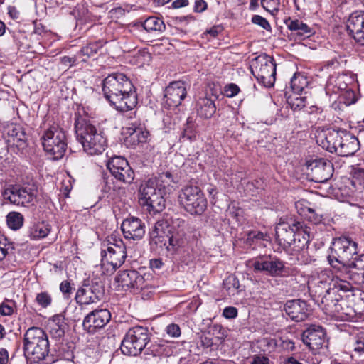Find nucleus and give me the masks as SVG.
<instances>
[{"mask_svg":"<svg viewBox=\"0 0 364 364\" xmlns=\"http://www.w3.org/2000/svg\"><path fill=\"white\" fill-rule=\"evenodd\" d=\"M102 92L109 105L119 112L132 111L138 104L136 88L122 73H113L103 80Z\"/></svg>","mask_w":364,"mask_h":364,"instance_id":"obj_1","label":"nucleus"},{"mask_svg":"<svg viewBox=\"0 0 364 364\" xmlns=\"http://www.w3.org/2000/svg\"><path fill=\"white\" fill-rule=\"evenodd\" d=\"M359 290L346 280H336L328 291L316 289L314 300L320 306L324 313L334 317L341 309L343 298L355 296Z\"/></svg>","mask_w":364,"mask_h":364,"instance_id":"obj_2","label":"nucleus"},{"mask_svg":"<svg viewBox=\"0 0 364 364\" xmlns=\"http://www.w3.org/2000/svg\"><path fill=\"white\" fill-rule=\"evenodd\" d=\"M75 130L77 139L90 155L102 154L107 146L104 133L98 130L87 117L75 113Z\"/></svg>","mask_w":364,"mask_h":364,"instance_id":"obj_3","label":"nucleus"},{"mask_svg":"<svg viewBox=\"0 0 364 364\" xmlns=\"http://www.w3.org/2000/svg\"><path fill=\"white\" fill-rule=\"evenodd\" d=\"M23 351L27 364L38 363L50 352L48 336L39 327H31L23 335Z\"/></svg>","mask_w":364,"mask_h":364,"instance_id":"obj_4","label":"nucleus"},{"mask_svg":"<svg viewBox=\"0 0 364 364\" xmlns=\"http://www.w3.org/2000/svg\"><path fill=\"white\" fill-rule=\"evenodd\" d=\"M247 267L255 273H263L271 277H287L294 273V269L287 267L284 260L272 254H260L248 260Z\"/></svg>","mask_w":364,"mask_h":364,"instance_id":"obj_5","label":"nucleus"},{"mask_svg":"<svg viewBox=\"0 0 364 364\" xmlns=\"http://www.w3.org/2000/svg\"><path fill=\"white\" fill-rule=\"evenodd\" d=\"M46 154L53 160L62 159L67 150V136L64 129L55 122L48 124L41 137Z\"/></svg>","mask_w":364,"mask_h":364,"instance_id":"obj_6","label":"nucleus"},{"mask_svg":"<svg viewBox=\"0 0 364 364\" xmlns=\"http://www.w3.org/2000/svg\"><path fill=\"white\" fill-rule=\"evenodd\" d=\"M151 333L148 327L135 326L128 329L121 343L120 349L125 355L137 356L151 343Z\"/></svg>","mask_w":364,"mask_h":364,"instance_id":"obj_7","label":"nucleus"},{"mask_svg":"<svg viewBox=\"0 0 364 364\" xmlns=\"http://www.w3.org/2000/svg\"><path fill=\"white\" fill-rule=\"evenodd\" d=\"M331 253L328 256V262L335 270L342 268L347 269L346 263L358 253V244L350 237L341 236L334 239Z\"/></svg>","mask_w":364,"mask_h":364,"instance_id":"obj_8","label":"nucleus"},{"mask_svg":"<svg viewBox=\"0 0 364 364\" xmlns=\"http://www.w3.org/2000/svg\"><path fill=\"white\" fill-rule=\"evenodd\" d=\"M104 294L105 288L101 282L85 280L75 293V300L79 306L75 308L73 320H80L85 306L98 302L103 298Z\"/></svg>","mask_w":364,"mask_h":364,"instance_id":"obj_9","label":"nucleus"},{"mask_svg":"<svg viewBox=\"0 0 364 364\" xmlns=\"http://www.w3.org/2000/svg\"><path fill=\"white\" fill-rule=\"evenodd\" d=\"M101 266L112 267V272L119 268L127 257L126 246L120 239L117 240L111 236L108 237L101 245Z\"/></svg>","mask_w":364,"mask_h":364,"instance_id":"obj_10","label":"nucleus"},{"mask_svg":"<svg viewBox=\"0 0 364 364\" xmlns=\"http://www.w3.org/2000/svg\"><path fill=\"white\" fill-rule=\"evenodd\" d=\"M178 200L185 210L191 215H200L207 208V200L197 186H184L179 192Z\"/></svg>","mask_w":364,"mask_h":364,"instance_id":"obj_11","label":"nucleus"},{"mask_svg":"<svg viewBox=\"0 0 364 364\" xmlns=\"http://www.w3.org/2000/svg\"><path fill=\"white\" fill-rule=\"evenodd\" d=\"M277 64L272 56L261 54L252 60V73L265 87H271L276 80Z\"/></svg>","mask_w":364,"mask_h":364,"instance_id":"obj_12","label":"nucleus"},{"mask_svg":"<svg viewBox=\"0 0 364 364\" xmlns=\"http://www.w3.org/2000/svg\"><path fill=\"white\" fill-rule=\"evenodd\" d=\"M305 165L311 180L316 183H325L333 176V164L326 159L307 160Z\"/></svg>","mask_w":364,"mask_h":364,"instance_id":"obj_13","label":"nucleus"},{"mask_svg":"<svg viewBox=\"0 0 364 364\" xmlns=\"http://www.w3.org/2000/svg\"><path fill=\"white\" fill-rule=\"evenodd\" d=\"M140 269H126L119 271L115 277V282L125 291H132L136 289H142L144 287L146 279V274Z\"/></svg>","mask_w":364,"mask_h":364,"instance_id":"obj_14","label":"nucleus"},{"mask_svg":"<svg viewBox=\"0 0 364 364\" xmlns=\"http://www.w3.org/2000/svg\"><path fill=\"white\" fill-rule=\"evenodd\" d=\"M301 228H302L301 223L291 219L288 221L281 220L277 225L275 228L276 242L284 251L289 252L296 232Z\"/></svg>","mask_w":364,"mask_h":364,"instance_id":"obj_15","label":"nucleus"},{"mask_svg":"<svg viewBox=\"0 0 364 364\" xmlns=\"http://www.w3.org/2000/svg\"><path fill=\"white\" fill-rule=\"evenodd\" d=\"M4 198L16 205L26 206L36 197L34 189L29 186L9 185L2 193Z\"/></svg>","mask_w":364,"mask_h":364,"instance_id":"obj_16","label":"nucleus"},{"mask_svg":"<svg viewBox=\"0 0 364 364\" xmlns=\"http://www.w3.org/2000/svg\"><path fill=\"white\" fill-rule=\"evenodd\" d=\"M107 168L114 178L124 184H130L134 178V172L127 160L122 156H114L107 163Z\"/></svg>","mask_w":364,"mask_h":364,"instance_id":"obj_17","label":"nucleus"},{"mask_svg":"<svg viewBox=\"0 0 364 364\" xmlns=\"http://www.w3.org/2000/svg\"><path fill=\"white\" fill-rule=\"evenodd\" d=\"M111 317V313L108 309H95L84 317L83 329L90 334H94L103 328L110 321Z\"/></svg>","mask_w":364,"mask_h":364,"instance_id":"obj_18","label":"nucleus"},{"mask_svg":"<svg viewBox=\"0 0 364 364\" xmlns=\"http://www.w3.org/2000/svg\"><path fill=\"white\" fill-rule=\"evenodd\" d=\"M187 95L186 83L183 81L171 82L164 90L163 104L165 108L178 107Z\"/></svg>","mask_w":364,"mask_h":364,"instance_id":"obj_19","label":"nucleus"},{"mask_svg":"<svg viewBox=\"0 0 364 364\" xmlns=\"http://www.w3.org/2000/svg\"><path fill=\"white\" fill-rule=\"evenodd\" d=\"M343 129H326L318 131L316 135V143L323 149L338 155V146L342 139Z\"/></svg>","mask_w":364,"mask_h":364,"instance_id":"obj_20","label":"nucleus"},{"mask_svg":"<svg viewBox=\"0 0 364 364\" xmlns=\"http://www.w3.org/2000/svg\"><path fill=\"white\" fill-rule=\"evenodd\" d=\"M304 343L312 351H317L326 343L325 329L319 325H311L302 333Z\"/></svg>","mask_w":364,"mask_h":364,"instance_id":"obj_21","label":"nucleus"},{"mask_svg":"<svg viewBox=\"0 0 364 364\" xmlns=\"http://www.w3.org/2000/svg\"><path fill=\"white\" fill-rule=\"evenodd\" d=\"M284 310L290 318L296 322L304 321L311 312L310 306L302 299L287 301L284 304Z\"/></svg>","mask_w":364,"mask_h":364,"instance_id":"obj_22","label":"nucleus"},{"mask_svg":"<svg viewBox=\"0 0 364 364\" xmlns=\"http://www.w3.org/2000/svg\"><path fill=\"white\" fill-rule=\"evenodd\" d=\"M344 280L341 279L339 274L335 276L328 269H323L317 273V275L314 277L309 282V289L314 294L313 296H316V289L320 291H328L333 286V282L336 280Z\"/></svg>","mask_w":364,"mask_h":364,"instance_id":"obj_23","label":"nucleus"},{"mask_svg":"<svg viewBox=\"0 0 364 364\" xmlns=\"http://www.w3.org/2000/svg\"><path fill=\"white\" fill-rule=\"evenodd\" d=\"M123 235L127 239L141 240L145 234V224L141 219L131 216L124 219L121 225Z\"/></svg>","mask_w":364,"mask_h":364,"instance_id":"obj_24","label":"nucleus"},{"mask_svg":"<svg viewBox=\"0 0 364 364\" xmlns=\"http://www.w3.org/2000/svg\"><path fill=\"white\" fill-rule=\"evenodd\" d=\"M284 23L289 30L291 31V38L295 41H301L314 35L315 31L306 23L299 19H292L289 17L284 20Z\"/></svg>","mask_w":364,"mask_h":364,"instance_id":"obj_25","label":"nucleus"},{"mask_svg":"<svg viewBox=\"0 0 364 364\" xmlns=\"http://www.w3.org/2000/svg\"><path fill=\"white\" fill-rule=\"evenodd\" d=\"M346 26L353 38L364 46V13L359 11L352 13L347 21Z\"/></svg>","mask_w":364,"mask_h":364,"instance_id":"obj_26","label":"nucleus"},{"mask_svg":"<svg viewBox=\"0 0 364 364\" xmlns=\"http://www.w3.org/2000/svg\"><path fill=\"white\" fill-rule=\"evenodd\" d=\"M341 139L338 155L341 156H349L353 155L359 149V141L357 137L350 132L343 129Z\"/></svg>","mask_w":364,"mask_h":364,"instance_id":"obj_27","label":"nucleus"},{"mask_svg":"<svg viewBox=\"0 0 364 364\" xmlns=\"http://www.w3.org/2000/svg\"><path fill=\"white\" fill-rule=\"evenodd\" d=\"M164 193L160 191L157 193L154 194L149 199L145 200H139V203L144 210L147 211L150 215H154L162 212L166 207V200Z\"/></svg>","mask_w":364,"mask_h":364,"instance_id":"obj_28","label":"nucleus"},{"mask_svg":"<svg viewBox=\"0 0 364 364\" xmlns=\"http://www.w3.org/2000/svg\"><path fill=\"white\" fill-rule=\"evenodd\" d=\"M129 136H127L125 142L127 146L135 148L136 146L146 143L149 135L147 130L141 124L136 125L133 123L128 127Z\"/></svg>","mask_w":364,"mask_h":364,"instance_id":"obj_29","label":"nucleus"},{"mask_svg":"<svg viewBox=\"0 0 364 364\" xmlns=\"http://www.w3.org/2000/svg\"><path fill=\"white\" fill-rule=\"evenodd\" d=\"M74 343L65 339H61L55 342L50 350L53 356L56 357V360H71L73 358Z\"/></svg>","mask_w":364,"mask_h":364,"instance_id":"obj_30","label":"nucleus"},{"mask_svg":"<svg viewBox=\"0 0 364 364\" xmlns=\"http://www.w3.org/2000/svg\"><path fill=\"white\" fill-rule=\"evenodd\" d=\"M107 43L104 40H98L87 43L77 52V58L82 62H87L90 58H96L98 53Z\"/></svg>","mask_w":364,"mask_h":364,"instance_id":"obj_31","label":"nucleus"},{"mask_svg":"<svg viewBox=\"0 0 364 364\" xmlns=\"http://www.w3.org/2000/svg\"><path fill=\"white\" fill-rule=\"evenodd\" d=\"M196 110L202 119H210L216 112L215 100L207 96L200 97L196 104Z\"/></svg>","mask_w":364,"mask_h":364,"instance_id":"obj_32","label":"nucleus"},{"mask_svg":"<svg viewBox=\"0 0 364 364\" xmlns=\"http://www.w3.org/2000/svg\"><path fill=\"white\" fill-rule=\"evenodd\" d=\"M336 274H339L341 279H350L355 284H363L364 285V269L358 268L355 266V262H354V267L350 269L347 266L346 270H343L342 268L336 269L334 270Z\"/></svg>","mask_w":364,"mask_h":364,"instance_id":"obj_33","label":"nucleus"},{"mask_svg":"<svg viewBox=\"0 0 364 364\" xmlns=\"http://www.w3.org/2000/svg\"><path fill=\"white\" fill-rule=\"evenodd\" d=\"M156 185L161 192L165 195L170 191L173 183H177L176 177L170 171L162 172L155 178H149Z\"/></svg>","mask_w":364,"mask_h":364,"instance_id":"obj_34","label":"nucleus"},{"mask_svg":"<svg viewBox=\"0 0 364 364\" xmlns=\"http://www.w3.org/2000/svg\"><path fill=\"white\" fill-rule=\"evenodd\" d=\"M145 353L159 357L169 356L171 354V350L168 341L158 340L151 343L149 346H147Z\"/></svg>","mask_w":364,"mask_h":364,"instance_id":"obj_35","label":"nucleus"},{"mask_svg":"<svg viewBox=\"0 0 364 364\" xmlns=\"http://www.w3.org/2000/svg\"><path fill=\"white\" fill-rule=\"evenodd\" d=\"M309 242V235L303 230L302 227L296 232L294 240L291 242V247H289V252L291 255L299 252L307 247Z\"/></svg>","mask_w":364,"mask_h":364,"instance_id":"obj_36","label":"nucleus"},{"mask_svg":"<svg viewBox=\"0 0 364 364\" xmlns=\"http://www.w3.org/2000/svg\"><path fill=\"white\" fill-rule=\"evenodd\" d=\"M8 141L18 149H23L27 146L26 135L23 129L20 126L11 127L8 132Z\"/></svg>","mask_w":364,"mask_h":364,"instance_id":"obj_37","label":"nucleus"},{"mask_svg":"<svg viewBox=\"0 0 364 364\" xmlns=\"http://www.w3.org/2000/svg\"><path fill=\"white\" fill-rule=\"evenodd\" d=\"M348 76L344 74L338 75L336 77H331L326 85L328 90H332L334 93H338L340 91H347L349 90Z\"/></svg>","mask_w":364,"mask_h":364,"instance_id":"obj_38","label":"nucleus"},{"mask_svg":"<svg viewBox=\"0 0 364 364\" xmlns=\"http://www.w3.org/2000/svg\"><path fill=\"white\" fill-rule=\"evenodd\" d=\"M50 225L45 222L33 224L29 229L28 235L33 240L46 237L50 232Z\"/></svg>","mask_w":364,"mask_h":364,"instance_id":"obj_39","label":"nucleus"},{"mask_svg":"<svg viewBox=\"0 0 364 364\" xmlns=\"http://www.w3.org/2000/svg\"><path fill=\"white\" fill-rule=\"evenodd\" d=\"M143 28L149 33L163 32L166 29L164 21L157 16H149L143 23Z\"/></svg>","mask_w":364,"mask_h":364,"instance_id":"obj_40","label":"nucleus"},{"mask_svg":"<svg viewBox=\"0 0 364 364\" xmlns=\"http://www.w3.org/2000/svg\"><path fill=\"white\" fill-rule=\"evenodd\" d=\"M159 191V189L156 187V185L152 181L148 179L141 184L139 193L138 198L139 200H145L146 202L149 199L151 196H153L154 194L157 193Z\"/></svg>","mask_w":364,"mask_h":364,"instance_id":"obj_41","label":"nucleus"},{"mask_svg":"<svg viewBox=\"0 0 364 364\" xmlns=\"http://www.w3.org/2000/svg\"><path fill=\"white\" fill-rule=\"evenodd\" d=\"M307 84V79L299 73H295L290 81L291 88L295 94L301 92Z\"/></svg>","mask_w":364,"mask_h":364,"instance_id":"obj_42","label":"nucleus"},{"mask_svg":"<svg viewBox=\"0 0 364 364\" xmlns=\"http://www.w3.org/2000/svg\"><path fill=\"white\" fill-rule=\"evenodd\" d=\"M167 240H169L167 236L159 235L157 232H149V245L153 250L167 247Z\"/></svg>","mask_w":364,"mask_h":364,"instance_id":"obj_43","label":"nucleus"},{"mask_svg":"<svg viewBox=\"0 0 364 364\" xmlns=\"http://www.w3.org/2000/svg\"><path fill=\"white\" fill-rule=\"evenodd\" d=\"M173 231V228L169 223L164 219L158 220L151 230L149 232L159 233V235L169 237V235Z\"/></svg>","mask_w":364,"mask_h":364,"instance_id":"obj_44","label":"nucleus"},{"mask_svg":"<svg viewBox=\"0 0 364 364\" xmlns=\"http://www.w3.org/2000/svg\"><path fill=\"white\" fill-rule=\"evenodd\" d=\"M269 235L267 233L258 230H251L247 233L246 244L252 246L258 244L261 241H267Z\"/></svg>","mask_w":364,"mask_h":364,"instance_id":"obj_45","label":"nucleus"},{"mask_svg":"<svg viewBox=\"0 0 364 364\" xmlns=\"http://www.w3.org/2000/svg\"><path fill=\"white\" fill-rule=\"evenodd\" d=\"M23 216L18 212H10L6 215V223L8 226L12 230L20 229L23 224Z\"/></svg>","mask_w":364,"mask_h":364,"instance_id":"obj_46","label":"nucleus"},{"mask_svg":"<svg viewBox=\"0 0 364 364\" xmlns=\"http://www.w3.org/2000/svg\"><path fill=\"white\" fill-rule=\"evenodd\" d=\"M287 103L294 111H299L304 108L307 104V99L304 96H290L287 99Z\"/></svg>","mask_w":364,"mask_h":364,"instance_id":"obj_47","label":"nucleus"},{"mask_svg":"<svg viewBox=\"0 0 364 364\" xmlns=\"http://www.w3.org/2000/svg\"><path fill=\"white\" fill-rule=\"evenodd\" d=\"M344 304H346V303L343 301L341 304V309L338 312L337 315L334 316V317L342 321H353L356 317L355 311L352 307L347 305L344 307Z\"/></svg>","mask_w":364,"mask_h":364,"instance_id":"obj_48","label":"nucleus"},{"mask_svg":"<svg viewBox=\"0 0 364 364\" xmlns=\"http://www.w3.org/2000/svg\"><path fill=\"white\" fill-rule=\"evenodd\" d=\"M14 250V245L12 242L0 232V261H2L10 252Z\"/></svg>","mask_w":364,"mask_h":364,"instance_id":"obj_49","label":"nucleus"},{"mask_svg":"<svg viewBox=\"0 0 364 364\" xmlns=\"http://www.w3.org/2000/svg\"><path fill=\"white\" fill-rule=\"evenodd\" d=\"M35 301L41 308L46 309L52 304L53 298L48 291H45L38 293Z\"/></svg>","mask_w":364,"mask_h":364,"instance_id":"obj_50","label":"nucleus"},{"mask_svg":"<svg viewBox=\"0 0 364 364\" xmlns=\"http://www.w3.org/2000/svg\"><path fill=\"white\" fill-rule=\"evenodd\" d=\"M55 324L48 325L49 333L53 340L55 341H60L64 338L65 329L62 327L55 326Z\"/></svg>","mask_w":364,"mask_h":364,"instance_id":"obj_51","label":"nucleus"},{"mask_svg":"<svg viewBox=\"0 0 364 364\" xmlns=\"http://www.w3.org/2000/svg\"><path fill=\"white\" fill-rule=\"evenodd\" d=\"M168 240H167L168 246L165 247L167 250H175L181 247L183 243L181 239L178 238L177 235H175L173 231L169 235Z\"/></svg>","mask_w":364,"mask_h":364,"instance_id":"obj_52","label":"nucleus"},{"mask_svg":"<svg viewBox=\"0 0 364 364\" xmlns=\"http://www.w3.org/2000/svg\"><path fill=\"white\" fill-rule=\"evenodd\" d=\"M75 12H77L76 18L77 21H80L82 23H86L91 21V16L88 10L83 5L78 6Z\"/></svg>","mask_w":364,"mask_h":364,"instance_id":"obj_53","label":"nucleus"},{"mask_svg":"<svg viewBox=\"0 0 364 364\" xmlns=\"http://www.w3.org/2000/svg\"><path fill=\"white\" fill-rule=\"evenodd\" d=\"M59 289L62 293L64 299H70L73 288L71 282L69 280H63L61 282L59 286Z\"/></svg>","mask_w":364,"mask_h":364,"instance_id":"obj_54","label":"nucleus"},{"mask_svg":"<svg viewBox=\"0 0 364 364\" xmlns=\"http://www.w3.org/2000/svg\"><path fill=\"white\" fill-rule=\"evenodd\" d=\"M14 303L13 301L6 300L0 304V314L11 316L14 313Z\"/></svg>","mask_w":364,"mask_h":364,"instance_id":"obj_55","label":"nucleus"},{"mask_svg":"<svg viewBox=\"0 0 364 364\" xmlns=\"http://www.w3.org/2000/svg\"><path fill=\"white\" fill-rule=\"evenodd\" d=\"M251 21L252 23L259 26L261 28L265 29L266 31H271V26L269 21L265 18L259 15L252 16Z\"/></svg>","mask_w":364,"mask_h":364,"instance_id":"obj_56","label":"nucleus"},{"mask_svg":"<svg viewBox=\"0 0 364 364\" xmlns=\"http://www.w3.org/2000/svg\"><path fill=\"white\" fill-rule=\"evenodd\" d=\"M49 324H55V326L62 327L64 329L68 328V324L65 322V318L63 314L54 315L49 321Z\"/></svg>","mask_w":364,"mask_h":364,"instance_id":"obj_57","label":"nucleus"},{"mask_svg":"<svg viewBox=\"0 0 364 364\" xmlns=\"http://www.w3.org/2000/svg\"><path fill=\"white\" fill-rule=\"evenodd\" d=\"M240 91V87L235 83H229L224 87V95L227 97H233L236 96Z\"/></svg>","mask_w":364,"mask_h":364,"instance_id":"obj_58","label":"nucleus"},{"mask_svg":"<svg viewBox=\"0 0 364 364\" xmlns=\"http://www.w3.org/2000/svg\"><path fill=\"white\" fill-rule=\"evenodd\" d=\"M166 333L173 338H178L181 336V328L178 324L171 323L166 328Z\"/></svg>","mask_w":364,"mask_h":364,"instance_id":"obj_59","label":"nucleus"},{"mask_svg":"<svg viewBox=\"0 0 364 364\" xmlns=\"http://www.w3.org/2000/svg\"><path fill=\"white\" fill-rule=\"evenodd\" d=\"M237 309L234 306H228L223 309V316L229 319L235 318L237 316Z\"/></svg>","mask_w":364,"mask_h":364,"instance_id":"obj_60","label":"nucleus"},{"mask_svg":"<svg viewBox=\"0 0 364 364\" xmlns=\"http://www.w3.org/2000/svg\"><path fill=\"white\" fill-rule=\"evenodd\" d=\"M77 60H80L78 58H77V53L76 54V55L73 56V57H70V56H63L61 58V63L66 65V66H69L70 68L72 67V66H74V65H77Z\"/></svg>","mask_w":364,"mask_h":364,"instance_id":"obj_61","label":"nucleus"},{"mask_svg":"<svg viewBox=\"0 0 364 364\" xmlns=\"http://www.w3.org/2000/svg\"><path fill=\"white\" fill-rule=\"evenodd\" d=\"M223 28L220 25H215L211 27L210 29H207L204 33L203 36L210 35L213 38H215L220 33L223 31Z\"/></svg>","mask_w":364,"mask_h":364,"instance_id":"obj_62","label":"nucleus"},{"mask_svg":"<svg viewBox=\"0 0 364 364\" xmlns=\"http://www.w3.org/2000/svg\"><path fill=\"white\" fill-rule=\"evenodd\" d=\"M208 4L204 0H195L193 10L195 12L201 13L207 9Z\"/></svg>","mask_w":364,"mask_h":364,"instance_id":"obj_63","label":"nucleus"},{"mask_svg":"<svg viewBox=\"0 0 364 364\" xmlns=\"http://www.w3.org/2000/svg\"><path fill=\"white\" fill-rule=\"evenodd\" d=\"M8 15L13 20H17L20 18V12L14 6H9L7 8Z\"/></svg>","mask_w":364,"mask_h":364,"instance_id":"obj_64","label":"nucleus"}]
</instances>
